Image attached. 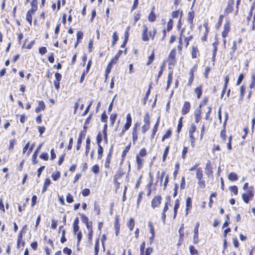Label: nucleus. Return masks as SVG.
Returning <instances> with one entry per match:
<instances>
[{"label":"nucleus","instance_id":"obj_1","mask_svg":"<svg viewBox=\"0 0 255 255\" xmlns=\"http://www.w3.org/2000/svg\"><path fill=\"white\" fill-rule=\"evenodd\" d=\"M196 130V127L193 124H191L190 128L189 129V136L191 140V145L192 147L194 146V142L195 141V137L194 136L193 133Z\"/></svg>","mask_w":255,"mask_h":255},{"label":"nucleus","instance_id":"obj_2","mask_svg":"<svg viewBox=\"0 0 255 255\" xmlns=\"http://www.w3.org/2000/svg\"><path fill=\"white\" fill-rule=\"evenodd\" d=\"M200 226V224L199 222H197L196 223L195 226L194 228L193 232V243L194 244H198L199 242V231L198 228Z\"/></svg>","mask_w":255,"mask_h":255},{"label":"nucleus","instance_id":"obj_3","mask_svg":"<svg viewBox=\"0 0 255 255\" xmlns=\"http://www.w3.org/2000/svg\"><path fill=\"white\" fill-rule=\"evenodd\" d=\"M139 126H140V124L139 123H136L134 124V127L132 129V141H133V144L135 143V142L136 141V140L138 138L137 130V128H139Z\"/></svg>","mask_w":255,"mask_h":255},{"label":"nucleus","instance_id":"obj_4","mask_svg":"<svg viewBox=\"0 0 255 255\" xmlns=\"http://www.w3.org/2000/svg\"><path fill=\"white\" fill-rule=\"evenodd\" d=\"M175 55H176V49H173L169 55V64L170 65H174L176 63V59H175Z\"/></svg>","mask_w":255,"mask_h":255},{"label":"nucleus","instance_id":"obj_5","mask_svg":"<svg viewBox=\"0 0 255 255\" xmlns=\"http://www.w3.org/2000/svg\"><path fill=\"white\" fill-rule=\"evenodd\" d=\"M162 198L160 196H155L151 201V207L154 209L159 206L161 203Z\"/></svg>","mask_w":255,"mask_h":255},{"label":"nucleus","instance_id":"obj_6","mask_svg":"<svg viewBox=\"0 0 255 255\" xmlns=\"http://www.w3.org/2000/svg\"><path fill=\"white\" fill-rule=\"evenodd\" d=\"M230 30V23L229 21H227L224 26V30L222 32L223 38H226Z\"/></svg>","mask_w":255,"mask_h":255},{"label":"nucleus","instance_id":"obj_7","mask_svg":"<svg viewBox=\"0 0 255 255\" xmlns=\"http://www.w3.org/2000/svg\"><path fill=\"white\" fill-rule=\"evenodd\" d=\"M43 144V143H42L38 145V146L37 147V149L34 151V152L32 155V163L34 164L38 163V160H37V154H38Z\"/></svg>","mask_w":255,"mask_h":255},{"label":"nucleus","instance_id":"obj_8","mask_svg":"<svg viewBox=\"0 0 255 255\" xmlns=\"http://www.w3.org/2000/svg\"><path fill=\"white\" fill-rule=\"evenodd\" d=\"M201 110L200 109H197L194 113V117L195 122L196 123H198L201 119Z\"/></svg>","mask_w":255,"mask_h":255},{"label":"nucleus","instance_id":"obj_9","mask_svg":"<svg viewBox=\"0 0 255 255\" xmlns=\"http://www.w3.org/2000/svg\"><path fill=\"white\" fill-rule=\"evenodd\" d=\"M143 27V30L142 33V40L144 41H148L149 40V38L148 37L147 35V31H148V28L147 26L145 24H144L142 26Z\"/></svg>","mask_w":255,"mask_h":255},{"label":"nucleus","instance_id":"obj_10","mask_svg":"<svg viewBox=\"0 0 255 255\" xmlns=\"http://www.w3.org/2000/svg\"><path fill=\"white\" fill-rule=\"evenodd\" d=\"M190 104L188 102H185L182 108V114L186 115L189 113L190 109Z\"/></svg>","mask_w":255,"mask_h":255},{"label":"nucleus","instance_id":"obj_11","mask_svg":"<svg viewBox=\"0 0 255 255\" xmlns=\"http://www.w3.org/2000/svg\"><path fill=\"white\" fill-rule=\"evenodd\" d=\"M234 4V0H229L228 5L225 9V12L229 13H231L233 10V5Z\"/></svg>","mask_w":255,"mask_h":255},{"label":"nucleus","instance_id":"obj_12","mask_svg":"<svg viewBox=\"0 0 255 255\" xmlns=\"http://www.w3.org/2000/svg\"><path fill=\"white\" fill-rule=\"evenodd\" d=\"M122 53H123L122 50H119V51L116 54L115 56L110 61V65L109 66V67L111 66V64H116L117 62L119 57L121 56Z\"/></svg>","mask_w":255,"mask_h":255},{"label":"nucleus","instance_id":"obj_13","mask_svg":"<svg viewBox=\"0 0 255 255\" xmlns=\"http://www.w3.org/2000/svg\"><path fill=\"white\" fill-rule=\"evenodd\" d=\"M183 31H184V29L182 30L180 37H181V38L182 37H183L184 38V41L186 43L185 47H187L188 46V45H189V42L193 38V36L190 34L188 36H185L182 34Z\"/></svg>","mask_w":255,"mask_h":255},{"label":"nucleus","instance_id":"obj_14","mask_svg":"<svg viewBox=\"0 0 255 255\" xmlns=\"http://www.w3.org/2000/svg\"><path fill=\"white\" fill-rule=\"evenodd\" d=\"M186 214H188V211L192 208V201L190 197H187L186 199Z\"/></svg>","mask_w":255,"mask_h":255},{"label":"nucleus","instance_id":"obj_15","mask_svg":"<svg viewBox=\"0 0 255 255\" xmlns=\"http://www.w3.org/2000/svg\"><path fill=\"white\" fill-rule=\"evenodd\" d=\"M45 106L43 101H41L38 103V106L35 109V112L39 113L41 110H43L45 109Z\"/></svg>","mask_w":255,"mask_h":255},{"label":"nucleus","instance_id":"obj_16","mask_svg":"<svg viewBox=\"0 0 255 255\" xmlns=\"http://www.w3.org/2000/svg\"><path fill=\"white\" fill-rule=\"evenodd\" d=\"M203 171L201 167H199L196 169V177L197 179L203 178Z\"/></svg>","mask_w":255,"mask_h":255},{"label":"nucleus","instance_id":"obj_17","mask_svg":"<svg viewBox=\"0 0 255 255\" xmlns=\"http://www.w3.org/2000/svg\"><path fill=\"white\" fill-rule=\"evenodd\" d=\"M228 179L231 181H235L238 180V176L235 172H231L228 176Z\"/></svg>","mask_w":255,"mask_h":255},{"label":"nucleus","instance_id":"obj_18","mask_svg":"<svg viewBox=\"0 0 255 255\" xmlns=\"http://www.w3.org/2000/svg\"><path fill=\"white\" fill-rule=\"evenodd\" d=\"M179 200L178 199L176 200L174 207V218L176 216L177 210L179 207Z\"/></svg>","mask_w":255,"mask_h":255},{"label":"nucleus","instance_id":"obj_19","mask_svg":"<svg viewBox=\"0 0 255 255\" xmlns=\"http://www.w3.org/2000/svg\"><path fill=\"white\" fill-rule=\"evenodd\" d=\"M199 53V51L196 46H193L192 48V57L193 58H195L197 57L198 54Z\"/></svg>","mask_w":255,"mask_h":255},{"label":"nucleus","instance_id":"obj_20","mask_svg":"<svg viewBox=\"0 0 255 255\" xmlns=\"http://www.w3.org/2000/svg\"><path fill=\"white\" fill-rule=\"evenodd\" d=\"M90 148V138L89 137H88L86 139V150H85V154L87 155Z\"/></svg>","mask_w":255,"mask_h":255},{"label":"nucleus","instance_id":"obj_21","mask_svg":"<svg viewBox=\"0 0 255 255\" xmlns=\"http://www.w3.org/2000/svg\"><path fill=\"white\" fill-rule=\"evenodd\" d=\"M153 10V8L152 9V10H151V11L150 12V13H149V14L148 16V20L150 22L154 21L156 19V15H155V13H154Z\"/></svg>","mask_w":255,"mask_h":255},{"label":"nucleus","instance_id":"obj_22","mask_svg":"<svg viewBox=\"0 0 255 255\" xmlns=\"http://www.w3.org/2000/svg\"><path fill=\"white\" fill-rule=\"evenodd\" d=\"M211 110H212V108L211 107H207V111L206 113V115H205V119L206 120H208V121H211L212 119L210 118V114L211 112Z\"/></svg>","mask_w":255,"mask_h":255},{"label":"nucleus","instance_id":"obj_23","mask_svg":"<svg viewBox=\"0 0 255 255\" xmlns=\"http://www.w3.org/2000/svg\"><path fill=\"white\" fill-rule=\"evenodd\" d=\"M194 17V13L193 11H190L188 13V16L187 20L189 23H190L191 25L193 24V20Z\"/></svg>","mask_w":255,"mask_h":255},{"label":"nucleus","instance_id":"obj_24","mask_svg":"<svg viewBox=\"0 0 255 255\" xmlns=\"http://www.w3.org/2000/svg\"><path fill=\"white\" fill-rule=\"evenodd\" d=\"M34 12H31V11L28 10L27 12V13H26V20L27 21H28V22L31 24V23H32V14Z\"/></svg>","mask_w":255,"mask_h":255},{"label":"nucleus","instance_id":"obj_25","mask_svg":"<svg viewBox=\"0 0 255 255\" xmlns=\"http://www.w3.org/2000/svg\"><path fill=\"white\" fill-rule=\"evenodd\" d=\"M195 92L197 95V98L200 99L202 93V86L197 87L195 90Z\"/></svg>","mask_w":255,"mask_h":255},{"label":"nucleus","instance_id":"obj_26","mask_svg":"<svg viewBox=\"0 0 255 255\" xmlns=\"http://www.w3.org/2000/svg\"><path fill=\"white\" fill-rule=\"evenodd\" d=\"M31 8L29 11L31 12H34L37 10V7L36 5V1L35 0H32L31 1Z\"/></svg>","mask_w":255,"mask_h":255},{"label":"nucleus","instance_id":"obj_27","mask_svg":"<svg viewBox=\"0 0 255 255\" xmlns=\"http://www.w3.org/2000/svg\"><path fill=\"white\" fill-rule=\"evenodd\" d=\"M134 226V221L132 218H130L128 223V227L130 231H132Z\"/></svg>","mask_w":255,"mask_h":255},{"label":"nucleus","instance_id":"obj_28","mask_svg":"<svg viewBox=\"0 0 255 255\" xmlns=\"http://www.w3.org/2000/svg\"><path fill=\"white\" fill-rule=\"evenodd\" d=\"M198 184L201 189H204L205 187V182L203 178H198Z\"/></svg>","mask_w":255,"mask_h":255},{"label":"nucleus","instance_id":"obj_29","mask_svg":"<svg viewBox=\"0 0 255 255\" xmlns=\"http://www.w3.org/2000/svg\"><path fill=\"white\" fill-rule=\"evenodd\" d=\"M172 72H170L168 75V80L167 82V87L166 89H168L170 87V85L172 82Z\"/></svg>","mask_w":255,"mask_h":255},{"label":"nucleus","instance_id":"obj_30","mask_svg":"<svg viewBox=\"0 0 255 255\" xmlns=\"http://www.w3.org/2000/svg\"><path fill=\"white\" fill-rule=\"evenodd\" d=\"M103 148L101 145H99V146H98V159H101L102 158V155H103Z\"/></svg>","mask_w":255,"mask_h":255},{"label":"nucleus","instance_id":"obj_31","mask_svg":"<svg viewBox=\"0 0 255 255\" xmlns=\"http://www.w3.org/2000/svg\"><path fill=\"white\" fill-rule=\"evenodd\" d=\"M52 178L54 181H56L60 177V173L59 171H56L52 174Z\"/></svg>","mask_w":255,"mask_h":255},{"label":"nucleus","instance_id":"obj_32","mask_svg":"<svg viewBox=\"0 0 255 255\" xmlns=\"http://www.w3.org/2000/svg\"><path fill=\"white\" fill-rule=\"evenodd\" d=\"M82 142V132L80 134L79 137L77 140V144L76 146L77 150H79L81 148V145Z\"/></svg>","mask_w":255,"mask_h":255},{"label":"nucleus","instance_id":"obj_33","mask_svg":"<svg viewBox=\"0 0 255 255\" xmlns=\"http://www.w3.org/2000/svg\"><path fill=\"white\" fill-rule=\"evenodd\" d=\"M237 47L236 46V41H234L233 42V46L232 47V51L230 52V55L231 56V59L233 58V57L234 56V54L235 53L236 50H237Z\"/></svg>","mask_w":255,"mask_h":255},{"label":"nucleus","instance_id":"obj_34","mask_svg":"<svg viewBox=\"0 0 255 255\" xmlns=\"http://www.w3.org/2000/svg\"><path fill=\"white\" fill-rule=\"evenodd\" d=\"M218 42L217 41V42H215L213 43V46L214 47V50H213V58L214 59L215 56H216V53H217V46H218Z\"/></svg>","mask_w":255,"mask_h":255},{"label":"nucleus","instance_id":"obj_35","mask_svg":"<svg viewBox=\"0 0 255 255\" xmlns=\"http://www.w3.org/2000/svg\"><path fill=\"white\" fill-rule=\"evenodd\" d=\"M153 252V249L150 248L148 247L146 249L145 251L144 250L143 251V254H140V255H150Z\"/></svg>","mask_w":255,"mask_h":255},{"label":"nucleus","instance_id":"obj_36","mask_svg":"<svg viewBox=\"0 0 255 255\" xmlns=\"http://www.w3.org/2000/svg\"><path fill=\"white\" fill-rule=\"evenodd\" d=\"M118 39L119 37L117 35V33L116 32H115L113 35V41L112 44V46H114L115 45L116 42L118 40Z\"/></svg>","mask_w":255,"mask_h":255},{"label":"nucleus","instance_id":"obj_37","mask_svg":"<svg viewBox=\"0 0 255 255\" xmlns=\"http://www.w3.org/2000/svg\"><path fill=\"white\" fill-rule=\"evenodd\" d=\"M154 58V51L153 50L151 55L148 57V61L147 62L146 65H149L150 64Z\"/></svg>","mask_w":255,"mask_h":255},{"label":"nucleus","instance_id":"obj_38","mask_svg":"<svg viewBox=\"0 0 255 255\" xmlns=\"http://www.w3.org/2000/svg\"><path fill=\"white\" fill-rule=\"evenodd\" d=\"M189 250L191 255H198V251L195 249L194 246H190L189 247Z\"/></svg>","mask_w":255,"mask_h":255},{"label":"nucleus","instance_id":"obj_39","mask_svg":"<svg viewBox=\"0 0 255 255\" xmlns=\"http://www.w3.org/2000/svg\"><path fill=\"white\" fill-rule=\"evenodd\" d=\"M254 189L253 187H250L247 191V193H245V194H247L248 196H250L251 198H253L254 196Z\"/></svg>","mask_w":255,"mask_h":255},{"label":"nucleus","instance_id":"obj_40","mask_svg":"<svg viewBox=\"0 0 255 255\" xmlns=\"http://www.w3.org/2000/svg\"><path fill=\"white\" fill-rule=\"evenodd\" d=\"M149 116L147 113H146L144 117H143V121L144 123V124H148L150 125V122H149Z\"/></svg>","mask_w":255,"mask_h":255},{"label":"nucleus","instance_id":"obj_41","mask_svg":"<svg viewBox=\"0 0 255 255\" xmlns=\"http://www.w3.org/2000/svg\"><path fill=\"white\" fill-rule=\"evenodd\" d=\"M169 146H166L164 149V153L162 156V160L164 161L166 160V157L167 156L168 151H169Z\"/></svg>","mask_w":255,"mask_h":255},{"label":"nucleus","instance_id":"obj_42","mask_svg":"<svg viewBox=\"0 0 255 255\" xmlns=\"http://www.w3.org/2000/svg\"><path fill=\"white\" fill-rule=\"evenodd\" d=\"M182 127V117H181L178 121L177 131L179 133Z\"/></svg>","mask_w":255,"mask_h":255},{"label":"nucleus","instance_id":"obj_43","mask_svg":"<svg viewBox=\"0 0 255 255\" xmlns=\"http://www.w3.org/2000/svg\"><path fill=\"white\" fill-rule=\"evenodd\" d=\"M92 171L95 173V174H98L99 173V171H100V169H99V166L97 164H96L95 165H94L92 169H91Z\"/></svg>","mask_w":255,"mask_h":255},{"label":"nucleus","instance_id":"obj_44","mask_svg":"<svg viewBox=\"0 0 255 255\" xmlns=\"http://www.w3.org/2000/svg\"><path fill=\"white\" fill-rule=\"evenodd\" d=\"M173 21L172 19H170L167 24V30L168 31L171 30L172 28Z\"/></svg>","mask_w":255,"mask_h":255},{"label":"nucleus","instance_id":"obj_45","mask_svg":"<svg viewBox=\"0 0 255 255\" xmlns=\"http://www.w3.org/2000/svg\"><path fill=\"white\" fill-rule=\"evenodd\" d=\"M99 239H98L95 243V255H98V252H99Z\"/></svg>","mask_w":255,"mask_h":255},{"label":"nucleus","instance_id":"obj_46","mask_svg":"<svg viewBox=\"0 0 255 255\" xmlns=\"http://www.w3.org/2000/svg\"><path fill=\"white\" fill-rule=\"evenodd\" d=\"M204 26L205 27V32L204 36H203L202 37V40L203 41H206V40L207 35V34L208 33V32H209V28L208 27L207 24H205Z\"/></svg>","mask_w":255,"mask_h":255},{"label":"nucleus","instance_id":"obj_47","mask_svg":"<svg viewBox=\"0 0 255 255\" xmlns=\"http://www.w3.org/2000/svg\"><path fill=\"white\" fill-rule=\"evenodd\" d=\"M230 190L231 192L234 193L235 195L238 194V189L237 186H233L230 187Z\"/></svg>","mask_w":255,"mask_h":255},{"label":"nucleus","instance_id":"obj_48","mask_svg":"<svg viewBox=\"0 0 255 255\" xmlns=\"http://www.w3.org/2000/svg\"><path fill=\"white\" fill-rule=\"evenodd\" d=\"M150 125L148 124H144L141 127V131L143 133H144L149 128Z\"/></svg>","mask_w":255,"mask_h":255},{"label":"nucleus","instance_id":"obj_49","mask_svg":"<svg viewBox=\"0 0 255 255\" xmlns=\"http://www.w3.org/2000/svg\"><path fill=\"white\" fill-rule=\"evenodd\" d=\"M242 198L244 201L246 203H248L250 199H252V198H251L250 196H248L247 194H243Z\"/></svg>","mask_w":255,"mask_h":255},{"label":"nucleus","instance_id":"obj_50","mask_svg":"<svg viewBox=\"0 0 255 255\" xmlns=\"http://www.w3.org/2000/svg\"><path fill=\"white\" fill-rule=\"evenodd\" d=\"M92 103L93 102L92 101H90L88 106H87V107L86 108V110H85L84 112L82 114V116H85L86 115H87V114L89 112V110H90V107L92 104Z\"/></svg>","mask_w":255,"mask_h":255},{"label":"nucleus","instance_id":"obj_51","mask_svg":"<svg viewBox=\"0 0 255 255\" xmlns=\"http://www.w3.org/2000/svg\"><path fill=\"white\" fill-rule=\"evenodd\" d=\"M39 157L42 159H43L44 160H48V158H49V156H48V154L47 153H46V152H44V153H42L39 156Z\"/></svg>","mask_w":255,"mask_h":255},{"label":"nucleus","instance_id":"obj_52","mask_svg":"<svg viewBox=\"0 0 255 255\" xmlns=\"http://www.w3.org/2000/svg\"><path fill=\"white\" fill-rule=\"evenodd\" d=\"M136 159L137 163L138 164V168H140V167L142 165L143 159H142L141 158H140L139 157L138 155L136 156Z\"/></svg>","mask_w":255,"mask_h":255},{"label":"nucleus","instance_id":"obj_53","mask_svg":"<svg viewBox=\"0 0 255 255\" xmlns=\"http://www.w3.org/2000/svg\"><path fill=\"white\" fill-rule=\"evenodd\" d=\"M116 118H117V115L116 114H112L111 116H110V121L112 124V125H113L115 121H116Z\"/></svg>","mask_w":255,"mask_h":255},{"label":"nucleus","instance_id":"obj_54","mask_svg":"<svg viewBox=\"0 0 255 255\" xmlns=\"http://www.w3.org/2000/svg\"><path fill=\"white\" fill-rule=\"evenodd\" d=\"M156 32V29L155 28H153L152 31L149 32V36L153 40Z\"/></svg>","mask_w":255,"mask_h":255},{"label":"nucleus","instance_id":"obj_55","mask_svg":"<svg viewBox=\"0 0 255 255\" xmlns=\"http://www.w3.org/2000/svg\"><path fill=\"white\" fill-rule=\"evenodd\" d=\"M254 8H255V6H254V4H253L251 6L249 14L247 17V19L248 21H249L251 20V17L252 16L253 11V10Z\"/></svg>","mask_w":255,"mask_h":255},{"label":"nucleus","instance_id":"obj_56","mask_svg":"<svg viewBox=\"0 0 255 255\" xmlns=\"http://www.w3.org/2000/svg\"><path fill=\"white\" fill-rule=\"evenodd\" d=\"M171 131L170 130H168L163 136L162 138V141H163L166 138H169L171 136Z\"/></svg>","mask_w":255,"mask_h":255},{"label":"nucleus","instance_id":"obj_57","mask_svg":"<svg viewBox=\"0 0 255 255\" xmlns=\"http://www.w3.org/2000/svg\"><path fill=\"white\" fill-rule=\"evenodd\" d=\"M188 152V148L186 146H184L183 147V149L182 150V158L184 159L186 158V155L187 153Z\"/></svg>","mask_w":255,"mask_h":255},{"label":"nucleus","instance_id":"obj_58","mask_svg":"<svg viewBox=\"0 0 255 255\" xmlns=\"http://www.w3.org/2000/svg\"><path fill=\"white\" fill-rule=\"evenodd\" d=\"M111 158V153L110 152L107 157V159H106V163H105V166L106 167L109 166V163L110 162Z\"/></svg>","mask_w":255,"mask_h":255},{"label":"nucleus","instance_id":"obj_59","mask_svg":"<svg viewBox=\"0 0 255 255\" xmlns=\"http://www.w3.org/2000/svg\"><path fill=\"white\" fill-rule=\"evenodd\" d=\"M130 145H128L125 147V148L124 149V150L122 153V157H125V156L127 154V153L129 151V150L130 149Z\"/></svg>","mask_w":255,"mask_h":255},{"label":"nucleus","instance_id":"obj_60","mask_svg":"<svg viewBox=\"0 0 255 255\" xmlns=\"http://www.w3.org/2000/svg\"><path fill=\"white\" fill-rule=\"evenodd\" d=\"M82 237V233H81V232H79L77 234V241H78L77 244V246H79L80 242L81 241Z\"/></svg>","mask_w":255,"mask_h":255},{"label":"nucleus","instance_id":"obj_61","mask_svg":"<svg viewBox=\"0 0 255 255\" xmlns=\"http://www.w3.org/2000/svg\"><path fill=\"white\" fill-rule=\"evenodd\" d=\"M81 220L85 224L88 223V218L84 214L81 215Z\"/></svg>","mask_w":255,"mask_h":255},{"label":"nucleus","instance_id":"obj_62","mask_svg":"<svg viewBox=\"0 0 255 255\" xmlns=\"http://www.w3.org/2000/svg\"><path fill=\"white\" fill-rule=\"evenodd\" d=\"M39 52L41 55L45 54L47 52V49L45 47H41L39 49Z\"/></svg>","mask_w":255,"mask_h":255},{"label":"nucleus","instance_id":"obj_63","mask_svg":"<svg viewBox=\"0 0 255 255\" xmlns=\"http://www.w3.org/2000/svg\"><path fill=\"white\" fill-rule=\"evenodd\" d=\"M66 201L69 203H71L73 201V196L69 193L67 195Z\"/></svg>","mask_w":255,"mask_h":255},{"label":"nucleus","instance_id":"obj_64","mask_svg":"<svg viewBox=\"0 0 255 255\" xmlns=\"http://www.w3.org/2000/svg\"><path fill=\"white\" fill-rule=\"evenodd\" d=\"M82 193V195L84 196H87L88 195H89L90 194V191L89 189L85 188L83 190Z\"/></svg>","mask_w":255,"mask_h":255}]
</instances>
